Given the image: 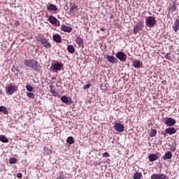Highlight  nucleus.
Returning a JSON list of instances; mask_svg holds the SVG:
<instances>
[{"instance_id":"f3484780","label":"nucleus","mask_w":179,"mask_h":179,"mask_svg":"<svg viewBox=\"0 0 179 179\" xmlns=\"http://www.w3.org/2000/svg\"><path fill=\"white\" fill-rule=\"evenodd\" d=\"M48 20L50 22V23H51V24H55V23L57 22V19L53 15L49 16Z\"/></svg>"},{"instance_id":"2f4dec72","label":"nucleus","mask_w":179,"mask_h":179,"mask_svg":"<svg viewBox=\"0 0 179 179\" xmlns=\"http://www.w3.org/2000/svg\"><path fill=\"white\" fill-rule=\"evenodd\" d=\"M151 179H160V175H159V174H153L151 176Z\"/></svg>"},{"instance_id":"2eb2a0df","label":"nucleus","mask_w":179,"mask_h":179,"mask_svg":"<svg viewBox=\"0 0 179 179\" xmlns=\"http://www.w3.org/2000/svg\"><path fill=\"white\" fill-rule=\"evenodd\" d=\"M52 38H53V41L59 43L62 42V38L58 34L53 35Z\"/></svg>"},{"instance_id":"6ab92c4d","label":"nucleus","mask_w":179,"mask_h":179,"mask_svg":"<svg viewBox=\"0 0 179 179\" xmlns=\"http://www.w3.org/2000/svg\"><path fill=\"white\" fill-rule=\"evenodd\" d=\"M48 10H52L53 12H57L58 10V8H57V6L54 4H50L47 7Z\"/></svg>"},{"instance_id":"1a4fd4ad","label":"nucleus","mask_w":179,"mask_h":179,"mask_svg":"<svg viewBox=\"0 0 179 179\" xmlns=\"http://www.w3.org/2000/svg\"><path fill=\"white\" fill-rule=\"evenodd\" d=\"M141 30H142V22H139L136 25H134V34H137V33H139Z\"/></svg>"},{"instance_id":"aec40b11","label":"nucleus","mask_w":179,"mask_h":179,"mask_svg":"<svg viewBox=\"0 0 179 179\" xmlns=\"http://www.w3.org/2000/svg\"><path fill=\"white\" fill-rule=\"evenodd\" d=\"M50 92L54 97H60L59 93L57 92V91H55V90H54L52 87L50 88Z\"/></svg>"},{"instance_id":"9b49d317","label":"nucleus","mask_w":179,"mask_h":179,"mask_svg":"<svg viewBox=\"0 0 179 179\" xmlns=\"http://www.w3.org/2000/svg\"><path fill=\"white\" fill-rule=\"evenodd\" d=\"M106 59L110 62V64H118V59L114 56L107 55Z\"/></svg>"},{"instance_id":"dca6fc26","label":"nucleus","mask_w":179,"mask_h":179,"mask_svg":"<svg viewBox=\"0 0 179 179\" xmlns=\"http://www.w3.org/2000/svg\"><path fill=\"white\" fill-rule=\"evenodd\" d=\"M132 65L136 69H139L141 68V61L135 59L133 61Z\"/></svg>"},{"instance_id":"cd10ccee","label":"nucleus","mask_w":179,"mask_h":179,"mask_svg":"<svg viewBox=\"0 0 179 179\" xmlns=\"http://www.w3.org/2000/svg\"><path fill=\"white\" fill-rule=\"evenodd\" d=\"M156 134H157V130L153 129L150 131L149 136H150V138H154V136H156Z\"/></svg>"},{"instance_id":"49530a36","label":"nucleus","mask_w":179,"mask_h":179,"mask_svg":"<svg viewBox=\"0 0 179 179\" xmlns=\"http://www.w3.org/2000/svg\"><path fill=\"white\" fill-rule=\"evenodd\" d=\"M0 27H1V22H0Z\"/></svg>"},{"instance_id":"ddd939ff","label":"nucleus","mask_w":179,"mask_h":179,"mask_svg":"<svg viewBox=\"0 0 179 179\" xmlns=\"http://www.w3.org/2000/svg\"><path fill=\"white\" fill-rule=\"evenodd\" d=\"M76 44H78V47H80V48H83L84 41H83V39L82 38L77 37L76 38Z\"/></svg>"},{"instance_id":"7c9ffc66","label":"nucleus","mask_w":179,"mask_h":179,"mask_svg":"<svg viewBox=\"0 0 179 179\" xmlns=\"http://www.w3.org/2000/svg\"><path fill=\"white\" fill-rule=\"evenodd\" d=\"M27 97H29V99H34V97H35L34 94H33L31 92H27Z\"/></svg>"},{"instance_id":"e433bc0d","label":"nucleus","mask_w":179,"mask_h":179,"mask_svg":"<svg viewBox=\"0 0 179 179\" xmlns=\"http://www.w3.org/2000/svg\"><path fill=\"white\" fill-rule=\"evenodd\" d=\"M164 57L166 59H169V61H170V57H171V53H170V52L167 53Z\"/></svg>"},{"instance_id":"bb28decb","label":"nucleus","mask_w":179,"mask_h":179,"mask_svg":"<svg viewBox=\"0 0 179 179\" xmlns=\"http://www.w3.org/2000/svg\"><path fill=\"white\" fill-rule=\"evenodd\" d=\"M133 178L134 179H141V178H142V173L136 172V173L134 174Z\"/></svg>"},{"instance_id":"9d476101","label":"nucleus","mask_w":179,"mask_h":179,"mask_svg":"<svg viewBox=\"0 0 179 179\" xmlns=\"http://www.w3.org/2000/svg\"><path fill=\"white\" fill-rule=\"evenodd\" d=\"M114 129L117 132H124V124H122L120 123H115L114 125Z\"/></svg>"},{"instance_id":"a18cd8bd","label":"nucleus","mask_w":179,"mask_h":179,"mask_svg":"<svg viewBox=\"0 0 179 179\" xmlns=\"http://www.w3.org/2000/svg\"><path fill=\"white\" fill-rule=\"evenodd\" d=\"M113 15H110V19H113Z\"/></svg>"},{"instance_id":"72a5a7b5","label":"nucleus","mask_w":179,"mask_h":179,"mask_svg":"<svg viewBox=\"0 0 179 179\" xmlns=\"http://www.w3.org/2000/svg\"><path fill=\"white\" fill-rule=\"evenodd\" d=\"M9 163L10 164H15V163H16V159L15 158L10 159Z\"/></svg>"},{"instance_id":"4be33fe9","label":"nucleus","mask_w":179,"mask_h":179,"mask_svg":"<svg viewBox=\"0 0 179 179\" xmlns=\"http://www.w3.org/2000/svg\"><path fill=\"white\" fill-rule=\"evenodd\" d=\"M70 100H71V98H69L66 96H63L61 97V101H62V103H64V104H68Z\"/></svg>"},{"instance_id":"c03bdc74","label":"nucleus","mask_w":179,"mask_h":179,"mask_svg":"<svg viewBox=\"0 0 179 179\" xmlns=\"http://www.w3.org/2000/svg\"><path fill=\"white\" fill-rule=\"evenodd\" d=\"M44 150H48V148L45 147Z\"/></svg>"},{"instance_id":"473e14b6","label":"nucleus","mask_w":179,"mask_h":179,"mask_svg":"<svg viewBox=\"0 0 179 179\" xmlns=\"http://www.w3.org/2000/svg\"><path fill=\"white\" fill-rule=\"evenodd\" d=\"M76 8H78V6H76V5H75V4L72 5L70 8V12H73V10H75V9H76Z\"/></svg>"},{"instance_id":"f8f14e48","label":"nucleus","mask_w":179,"mask_h":179,"mask_svg":"<svg viewBox=\"0 0 179 179\" xmlns=\"http://www.w3.org/2000/svg\"><path fill=\"white\" fill-rule=\"evenodd\" d=\"M60 29L61 30H62V31H64L65 33H71L72 31V27H68L65 24H62Z\"/></svg>"},{"instance_id":"412c9836","label":"nucleus","mask_w":179,"mask_h":179,"mask_svg":"<svg viewBox=\"0 0 179 179\" xmlns=\"http://www.w3.org/2000/svg\"><path fill=\"white\" fill-rule=\"evenodd\" d=\"M173 157V154L171 152H167L164 156H162L163 160H167Z\"/></svg>"},{"instance_id":"f257e3e1","label":"nucleus","mask_w":179,"mask_h":179,"mask_svg":"<svg viewBox=\"0 0 179 179\" xmlns=\"http://www.w3.org/2000/svg\"><path fill=\"white\" fill-rule=\"evenodd\" d=\"M24 64L27 68H31L34 71L36 72H40L41 70V65L37 60L34 59H27L24 60Z\"/></svg>"},{"instance_id":"6e6552de","label":"nucleus","mask_w":179,"mask_h":179,"mask_svg":"<svg viewBox=\"0 0 179 179\" xmlns=\"http://www.w3.org/2000/svg\"><path fill=\"white\" fill-rule=\"evenodd\" d=\"M63 68L64 64L62 63H56L52 65V69L55 71V72L62 71Z\"/></svg>"},{"instance_id":"a19ab883","label":"nucleus","mask_w":179,"mask_h":179,"mask_svg":"<svg viewBox=\"0 0 179 179\" xmlns=\"http://www.w3.org/2000/svg\"><path fill=\"white\" fill-rule=\"evenodd\" d=\"M171 152H176V148L171 147Z\"/></svg>"},{"instance_id":"a878e982","label":"nucleus","mask_w":179,"mask_h":179,"mask_svg":"<svg viewBox=\"0 0 179 179\" xmlns=\"http://www.w3.org/2000/svg\"><path fill=\"white\" fill-rule=\"evenodd\" d=\"M148 159L150 162H156V159H157V156L155 154H151L149 155Z\"/></svg>"},{"instance_id":"c756f323","label":"nucleus","mask_w":179,"mask_h":179,"mask_svg":"<svg viewBox=\"0 0 179 179\" xmlns=\"http://www.w3.org/2000/svg\"><path fill=\"white\" fill-rule=\"evenodd\" d=\"M26 89L28 92H33V87L30 84H27Z\"/></svg>"},{"instance_id":"c85d7f7f","label":"nucleus","mask_w":179,"mask_h":179,"mask_svg":"<svg viewBox=\"0 0 179 179\" xmlns=\"http://www.w3.org/2000/svg\"><path fill=\"white\" fill-rule=\"evenodd\" d=\"M66 142L69 145H73L75 143V141H73V137H72V136L68 137L67 140H66Z\"/></svg>"},{"instance_id":"423d86ee","label":"nucleus","mask_w":179,"mask_h":179,"mask_svg":"<svg viewBox=\"0 0 179 179\" xmlns=\"http://www.w3.org/2000/svg\"><path fill=\"white\" fill-rule=\"evenodd\" d=\"M116 58L119 59L122 62H125L128 57L122 52H117L116 54Z\"/></svg>"},{"instance_id":"7ed1b4c3","label":"nucleus","mask_w":179,"mask_h":179,"mask_svg":"<svg viewBox=\"0 0 179 179\" xmlns=\"http://www.w3.org/2000/svg\"><path fill=\"white\" fill-rule=\"evenodd\" d=\"M157 23V20L154 16L145 17V26L147 27H155Z\"/></svg>"},{"instance_id":"79ce46f5","label":"nucleus","mask_w":179,"mask_h":179,"mask_svg":"<svg viewBox=\"0 0 179 179\" xmlns=\"http://www.w3.org/2000/svg\"><path fill=\"white\" fill-rule=\"evenodd\" d=\"M55 26L59 27V26L60 25V24H59V21H58V20H57V23H55Z\"/></svg>"},{"instance_id":"39448f33","label":"nucleus","mask_w":179,"mask_h":179,"mask_svg":"<svg viewBox=\"0 0 179 179\" xmlns=\"http://www.w3.org/2000/svg\"><path fill=\"white\" fill-rule=\"evenodd\" d=\"M176 133H177V129H176L173 127H170L165 129L163 135H164V136H166V134H168L169 135H173V134H176Z\"/></svg>"},{"instance_id":"393cba45","label":"nucleus","mask_w":179,"mask_h":179,"mask_svg":"<svg viewBox=\"0 0 179 179\" xmlns=\"http://www.w3.org/2000/svg\"><path fill=\"white\" fill-rule=\"evenodd\" d=\"M177 9V5L175 3L170 4V6L169 8V12H176V10Z\"/></svg>"},{"instance_id":"58836bf2","label":"nucleus","mask_w":179,"mask_h":179,"mask_svg":"<svg viewBox=\"0 0 179 179\" xmlns=\"http://www.w3.org/2000/svg\"><path fill=\"white\" fill-rule=\"evenodd\" d=\"M90 88V84H87L86 85L84 86L83 89L87 90Z\"/></svg>"},{"instance_id":"0eeeda50","label":"nucleus","mask_w":179,"mask_h":179,"mask_svg":"<svg viewBox=\"0 0 179 179\" xmlns=\"http://www.w3.org/2000/svg\"><path fill=\"white\" fill-rule=\"evenodd\" d=\"M176 120L173 119L172 117H166L165 120V124L167 127H174L176 125Z\"/></svg>"},{"instance_id":"b1692460","label":"nucleus","mask_w":179,"mask_h":179,"mask_svg":"<svg viewBox=\"0 0 179 179\" xmlns=\"http://www.w3.org/2000/svg\"><path fill=\"white\" fill-rule=\"evenodd\" d=\"M67 50L70 54H75V48L72 45H69Z\"/></svg>"},{"instance_id":"37998d69","label":"nucleus","mask_w":179,"mask_h":179,"mask_svg":"<svg viewBox=\"0 0 179 179\" xmlns=\"http://www.w3.org/2000/svg\"><path fill=\"white\" fill-rule=\"evenodd\" d=\"M100 30H101V31H106V28H104V27H101V29H100Z\"/></svg>"},{"instance_id":"c9c22d12","label":"nucleus","mask_w":179,"mask_h":179,"mask_svg":"<svg viewBox=\"0 0 179 179\" xmlns=\"http://www.w3.org/2000/svg\"><path fill=\"white\" fill-rule=\"evenodd\" d=\"M56 179H64V175L62 174V173H59Z\"/></svg>"},{"instance_id":"4c0bfd02","label":"nucleus","mask_w":179,"mask_h":179,"mask_svg":"<svg viewBox=\"0 0 179 179\" xmlns=\"http://www.w3.org/2000/svg\"><path fill=\"white\" fill-rule=\"evenodd\" d=\"M103 157H110V154L108 152H106L103 154Z\"/></svg>"},{"instance_id":"5701e85b","label":"nucleus","mask_w":179,"mask_h":179,"mask_svg":"<svg viewBox=\"0 0 179 179\" xmlns=\"http://www.w3.org/2000/svg\"><path fill=\"white\" fill-rule=\"evenodd\" d=\"M0 113H3L5 114V115H8L9 114V111H8V109L6 106H0Z\"/></svg>"},{"instance_id":"a211bd4d","label":"nucleus","mask_w":179,"mask_h":179,"mask_svg":"<svg viewBox=\"0 0 179 179\" xmlns=\"http://www.w3.org/2000/svg\"><path fill=\"white\" fill-rule=\"evenodd\" d=\"M0 142H3V143H8L9 139L5 135H0Z\"/></svg>"},{"instance_id":"4468645a","label":"nucleus","mask_w":179,"mask_h":179,"mask_svg":"<svg viewBox=\"0 0 179 179\" xmlns=\"http://www.w3.org/2000/svg\"><path fill=\"white\" fill-rule=\"evenodd\" d=\"M173 29L175 33H177L179 30V19H176L173 25Z\"/></svg>"},{"instance_id":"ea45409f","label":"nucleus","mask_w":179,"mask_h":179,"mask_svg":"<svg viewBox=\"0 0 179 179\" xmlns=\"http://www.w3.org/2000/svg\"><path fill=\"white\" fill-rule=\"evenodd\" d=\"M17 178H22V177H23V175L20 173H17Z\"/></svg>"},{"instance_id":"20e7f679","label":"nucleus","mask_w":179,"mask_h":179,"mask_svg":"<svg viewBox=\"0 0 179 179\" xmlns=\"http://www.w3.org/2000/svg\"><path fill=\"white\" fill-rule=\"evenodd\" d=\"M17 90H18L17 86L8 85V86L6 87V94H9L10 96H12L13 93H16V91Z\"/></svg>"},{"instance_id":"f704fd0d","label":"nucleus","mask_w":179,"mask_h":179,"mask_svg":"<svg viewBox=\"0 0 179 179\" xmlns=\"http://www.w3.org/2000/svg\"><path fill=\"white\" fill-rule=\"evenodd\" d=\"M167 178V176H166L164 173H161L159 175V179H166Z\"/></svg>"},{"instance_id":"f03ea898","label":"nucleus","mask_w":179,"mask_h":179,"mask_svg":"<svg viewBox=\"0 0 179 179\" xmlns=\"http://www.w3.org/2000/svg\"><path fill=\"white\" fill-rule=\"evenodd\" d=\"M36 41H38L41 43L44 48H46V50H48V48H51L52 45L50 41H48V39L45 38L44 35L39 34L36 36Z\"/></svg>"}]
</instances>
